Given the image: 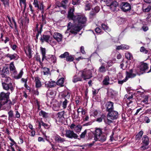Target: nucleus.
<instances>
[{"label": "nucleus", "mask_w": 151, "mask_h": 151, "mask_svg": "<svg viewBox=\"0 0 151 151\" xmlns=\"http://www.w3.org/2000/svg\"><path fill=\"white\" fill-rule=\"evenodd\" d=\"M75 18L73 22L75 24L69 22L68 24V29H71L70 32L75 35L77 34L81 29V25L85 24L87 20L85 16L81 15H76Z\"/></svg>", "instance_id": "nucleus-1"}, {"label": "nucleus", "mask_w": 151, "mask_h": 151, "mask_svg": "<svg viewBox=\"0 0 151 151\" xmlns=\"http://www.w3.org/2000/svg\"><path fill=\"white\" fill-rule=\"evenodd\" d=\"M10 94L9 92L5 93L4 92H1L0 93V101L2 103V104H5L9 102L8 106H7V109H9L11 107L12 104V101L9 99V95Z\"/></svg>", "instance_id": "nucleus-2"}, {"label": "nucleus", "mask_w": 151, "mask_h": 151, "mask_svg": "<svg viewBox=\"0 0 151 151\" xmlns=\"http://www.w3.org/2000/svg\"><path fill=\"white\" fill-rule=\"evenodd\" d=\"M80 72L81 73V76L84 80L90 79L92 77V72L91 70L84 69L80 70Z\"/></svg>", "instance_id": "nucleus-3"}, {"label": "nucleus", "mask_w": 151, "mask_h": 151, "mask_svg": "<svg viewBox=\"0 0 151 151\" xmlns=\"http://www.w3.org/2000/svg\"><path fill=\"white\" fill-rule=\"evenodd\" d=\"M65 135L66 137L70 139H78L79 140H80V139L78 138V135L75 133L73 130H66Z\"/></svg>", "instance_id": "nucleus-4"}, {"label": "nucleus", "mask_w": 151, "mask_h": 151, "mask_svg": "<svg viewBox=\"0 0 151 151\" xmlns=\"http://www.w3.org/2000/svg\"><path fill=\"white\" fill-rule=\"evenodd\" d=\"M33 5L35 8H37L38 9L41 11V13L43 14L44 13L45 6L43 1L38 2V0H34L33 3Z\"/></svg>", "instance_id": "nucleus-5"}, {"label": "nucleus", "mask_w": 151, "mask_h": 151, "mask_svg": "<svg viewBox=\"0 0 151 151\" xmlns=\"http://www.w3.org/2000/svg\"><path fill=\"white\" fill-rule=\"evenodd\" d=\"M138 73L136 72V70L133 69H131L129 70V72H126V77L128 79L129 78H134Z\"/></svg>", "instance_id": "nucleus-6"}, {"label": "nucleus", "mask_w": 151, "mask_h": 151, "mask_svg": "<svg viewBox=\"0 0 151 151\" xmlns=\"http://www.w3.org/2000/svg\"><path fill=\"white\" fill-rule=\"evenodd\" d=\"M131 8L130 5L127 2H122L121 5V9L124 12H127Z\"/></svg>", "instance_id": "nucleus-7"}, {"label": "nucleus", "mask_w": 151, "mask_h": 151, "mask_svg": "<svg viewBox=\"0 0 151 151\" xmlns=\"http://www.w3.org/2000/svg\"><path fill=\"white\" fill-rule=\"evenodd\" d=\"M2 85L3 89L6 91L10 90L12 93L14 90V88L12 83H2Z\"/></svg>", "instance_id": "nucleus-8"}, {"label": "nucleus", "mask_w": 151, "mask_h": 151, "mask_svg": "<svg viewBox=\"0 0 151 151\" xmlns=\"http://www.w3.org/2000/svg\"><path fill=\"white\" fill-rule=\"evenodd\" d=\"M118 112L114 110L108 113L107 115L108 117H110L112 120L117 119L118 118Z\"/></svg>", "instance_id": "nucleus-9"}, {"label": "nucleus", "mask_w": 151, "mask_h": 151, "mask_svg": "<svg viewBox=\"0 0 151 151\" xmlns=\"http://www.w3.org/2000/svg\"><path fill=\"white\" fill-rule=\"evenodd\" d=\"M114 103L113 102L109 101H107L105 104L106 111L108 113L114 110Z\"/></svg>", "instance_id": "nucleus-10"}, {"label": "nucleus", "mask_w": 151, "mask_h": 151, "mask_svg": "<svg viewBox=\"0 0 151 151\" xmlns=\"http://www.w3.org/2000/svg\"><path fill=\"white\" fill-rule=\"evenodd\" d=\"M102 133V132L101 129L99 128L96 129L95 132L93 133L94 134V140L96 141H98L100 136Z\"/></svg>", "instance_id": "nucleus-11"}, {"label": "nucleus", "mask_w": 151, "mask_h": 151, "mask_svg": "<svg viewBox=\"0 0 151 151\" xmlns=\"http://www.w3.org/2000/svg\"><path fill=\"white\" fill-rule=\"evenodd\" d=\"M110 6V8L111 10L113 12H117L119 10V6L118 2L114 0Z\"/></svg>", "instance_id": "nucleus-12"}, {"label": "nucleus", "mask_w": 151, "mask_h": 151, "mask_svg": "<svg viewBox=\"0 0 151 151\" xmlns=\"http://www.w3.org/2000/svg\"><path fill=\"white\" fill-rule=\"evenodd\" d=\"M74 9H70L69 11L68 12V14L67 15V18L69 20H72L73 21L75 19V17L76 15L74 14Z\"/></svg>", "instance_id": "nucleus-13"}, {"label": "nucleus", "mask_w": 151, "mask_h": 151, "mask_svg": "<svg viewBox=\"0 0 151 151\" xmlns=\"http://www.w3.org/2000/svg\"><path fill=\"white\" fill-rule=\"evenodd\" d=\"M50 36L48 35L42 34L41 35L40 38V40L41 44H43L44 42L48 43Z\"/></svg>", "instance_id": "nucleus-14"}, {"label": "nucleus", "mask_w": 151, "mask_h": 151, "mask_svg": "<svg viewBox=\"0 0 151 151\" xmlns=\"http://www.w3.org/2000/svg\"><path fill=\"white\" fill-rule=\"evenodd\" d=\"M53 37L58 43L62 41L63 37L62 35L58 32H55L54 34Z\"/></svg>", "instance_id": "nucleus-15"}, {"label": "nucleus", "mask_w": 151, "mask_h": 151, "mask_svg": "<svg viewBox=\"0 0 151 151\" xmlns=\"http://www.w3.org/2000/svg\"><path fill=\"white\" fill-rule=\"evenodd\" d=\"M1 74L3 78L9 75V68L7 67H4L1 71Z\"/></svg>", "instance_id": "nucleus-16"}, {"label": "nucleus", "mask_w": 151, "mask_h": 151, "mask_svg": "<svg viewBox=\"0 0 151 151\" xmlns=\"http://www.w3.org/2000/svg\"><path fill=\"white\" fill-rule=\"evenodd\" d=\"M5 56L10 58V60H17L19 58V56L16 53L13 54L8 53L6 54Z\"/></svg>", "instance_id": "nucleus-17"}, {"label": "nucleus", "mask_w": 151, "mask_h": 151, "mask_svg": "<svg viewBox=\"0 0 151 151\" xmlns=\"http://www.w3.org/2000/svg\"><path fill=\"white\" fill-rule=\"evenodd\" d=\"M142 145H148L149 144V138L146 135H144L142 138Z\"/></svg>", "instance_id": "nucleus-18"}, {"label": "nucleus", "mask_w": 151, "mask_h": 151, "mask_svg": "<svg viewBox=\"0 0 151 151\" xmlns=\"http://www.w3.org/2000/svg\"><path fill=\"white\" fill-rule=\"evenodd\" d=\"M54 139L56 142L58 143H62L65 141L64 138H61L58 135L55 136Z\"/></svg>", "instance_id": "nucleus-19"}, {"label": "nucleus", "mask_w": 151, "mask_h": 151, "mask_svg": "<svg viewBox=\"0 0 151 151\" xmlns=\"http://www.w3.org/2000/svg\"><path fill=\"white\" fill-rule=\"evenodd\" d=\"M148 68V65L146 63L142 62L140 66V70L145 72H146V70Z\"/></svg>", "instance_id": "nucleus-20"}, {"label": "nucleus", "mask_w": 151, "mask_h": 151, "mask_svg": "<svg viewBox=\"0 0 151 151\" xmlns=\"http://www.w3.org/2000/svg\"><path fill=\"white\" fill-rule=\"evenodd\" d=\"M35 86L36 88H39L41 87V83L40 81V78L38 76L35 78Z\"/></svg>", "instance_id": "nucleus-21"}, {"label": "nucleus", "mask_w": 151, "mask_h": 151, "mask_svg": "<svg viewBox=\"0 0 151 151\" xmlns=\"http://www.w3.org/2000/svg\"><path fill=\"white\" fill-rule=\"evenodd\" d=\"M56 83L54 81H49L47 83L46 82L45 83V86L46 88L54 87L56 85Z\"/></svg>", "instance_id": "nucleus-22"}, {"label": "nucleus", "mask_w": 151, "mask_h": 151, "mask_svg": "<svg viewBox=\"0 0 151 151\" xmlns=\"http://www.w3.org/2000/svg\"><path fill=\"white\" fill-rule=\"evenodd\" d=\"M14 62H12L10 64L9 69L10 71H12L14 74H16L17 73L16 68L14 65Z\"/></svg>", "instance_id": "nucleus-23"}, {"label": "nucleus", "mask_w": 151, "mask_h": 151, "mask_svg": "<svg viewBox=\"0 0 151 151\" xmlns=\"http://www.w3.org/2000/svg\"><path fill=\"white\" fill-rule=\"evenodd\" d=\"M41 17V19L40 20V22L39 23L40 24H42V25H44V24H46L47 23L46 15L45 14L44 15L42 14Z\"/></svg>", "instance_id": "nucleus-24"}, {"label": "nucleus", "mask_w": 151, "mask_h": 151, "mask_svg": "<svg viewBox=\"0 0 151 151\" xmlns=\"http://www.w3.org/2000/svg\"><path fill=\"white\" fill-rule=\"evenodd\" d=\"M75 56L74 55H69L68 56L67 58L65 59V60L68 62H71L73 61L74 59V57Z\"/></svg>", "instance_id": "nucleus-25"}, {"label": "nucleus", "mask_w": 151, "mask_h": 151, "mask_svg": "<svg viewBox=\"0 0 151 151\" xmlns=\"http://www.w3.org/2000/svg\"><path fill=\"white\" fill-rule=\"evenodd\" d=\"M142 130L139 131L135 136V139L136 140H139L141 139L143 134Z\"/></svg>", "instance_id": "nucleus-26"}, {"label": "nucleus", "mask_w": 151, "mask_h": 151, "mask_svg": "<svg viewBox=\"0 0 151 151\" xmlns=\"http://www.w3.org/2000/svg\"><path fill=\"white\" fill-rule=\"evenodd\" d=\"M64 78H61L59 79L56 83V84L61 87L64 86L63 83L64 81Z\"/></svg>", "instance_id": "nucleus-27"}, {"label": "nucleus", "mask_w": 151, "mask_h": 151, "mask_svg": "<svg viewBox=\"0 0 151 151\" xmlns=\"http://www.w3.org/2000/svg\"><path fill=\"white\" fill-rule=\"evenodd\" d=\"M9 115L8 120L10 121H12L14 118L13 111L12 110H10L8 112Z\"/></svg>", "instance_id": "nucleus-28"}, {"label": "nucleus", "mask_w": 151, "mask_h": 151, "mask_svg": "<svg viewBox=\"0 0 151 151\" xmlns=\"http://www.w3.org/2000/svg\"><path fill=\"white\" fill-rule=\"evenodd\" d=\"M27 51L28 52V53H27L26 51L25 50V53L26 54L27 56L29 58H31L32 57V50L31 49V48L30 46H28L27 47Z\"/></svg>", "instance_id": "nucleus-29"}, {"label": "nucleus", "mask_w": 151, "mask_h": 151, "mask_svg": "<svg viewBox=\"0 0 151 151\" xmlns=\"http://www.w3.org/2000/svg\"><path fill=\"white\" fill-rule=\"evenodd\" d=\"M40 50L41 53L42 55V61H43L46 55V49L45 48H43L42 47H40Z\"/></svg>", "instance_id": "nucleus-30"}, {"label": "nucleus", "mask_w": 151, "mask_h": 151, "mask_svg": "<svg viewBox=\"0 0 151 151\" xmlns=\"http://www.w3.org/2000/svg\"><path fill=\"white\" fill-rule=\"evenodd\" d=\"M106 139V134H101L99 138L98 141L101 142H105Z\"/></svg>", "instance_id": "nucleus-31"}, {"label": "nucleus", "mask_w": 151, "mask_h": 151, "mask_svg": "<svg viewBox=\"0 0 151 151\" xmlns=\"http://www.w3.org/2000/svg\"><path fill=\"white\" fill-rule=\"evenodd\" d=\"M109 77L108 76H106L102 82L103 85L106 86L108 85L109 84Z\"/></svg>", "instance_id": "nucleus-32"}, {"label": "nucleus", "mask_w": 151, "mask_h": 151, "mask_svg": "<svg viewBox=\"0 0 151 151\" xmlns=\"http://www.w3.org/2000/svg\"><path fill=\"white\" fill-rule=\"evenodd\" d=\"M48 113L45 111L41 110L39 112V115L40 116H42L44 118H47L48 116Z\"/></svg>", "instance_id": "nucleus-33"}, {"label": "nucleus", "mask_w": 151, "mask_h": 151, "mask_svg": "<svg viewBox=\"0 0 151 151\" xmlns=\"http://www.w3.org/2000/svg\"><path fill=\"white\" fill-rule=\"evenodd\" d=\"M23 74V72L22 69L21 70L19 74L17 75H15L14 76V78L16 79H18L20 78Z\"/></svg>", "instance_id": "nucleus-34"}, {"label": "nucleus", "mask_w": 151, "mask_h": 151, "mask_svg": "<svg viewBox=\"0 0 151 151\" xmlns=\"http://www.w3.org/2000/svg\"><path fill=\"white\" fill-rule=\"evenodd\" d=\"M82 81V78L81 77H76V76H74L73 79V82L75 83L78 81Z\"/></svg>", "instance_id": "nucleus-35"}, {"label": "nucleus", "mask_w": 151, "mask_h": 151, "mask_svg": "<svg viewBox=\"0 0 151 151\" xmlns=\"http://www.w3.org/2000/svg\"><path fill=\"white\" fill-rule=\"evenodd\" d=\"M125 56L126 58L128 60H131L133 58L132 55L129 52L125 54Z\"/></svg>", "instance_id": "nucleus-36"}, {"label": "nucleus", "mask_w": 151, "mask_h": 151, "mask_svg": "<svg viewBox=\"0 0 151 151\" xmlns=\"http://www.w3.org/2000/svg\"><path fill=\"white\" fill-rule=\"evenodd\" d=\"M101 28L105 31H109L110 29L109 26L104 23H102L101 24Z\"/></svg>", "instance_id": "nucleus-37"}, {"label": "nucleus", "mask_w": 151, "mask_h": 151, "mask_svg": "<svg viewBox=\"0 0 151 151\" xmlns=\"http://www.w3.org/2000/svg\"><path fill=\"white\" fill-rule=\"evenodd\" d=\"M68 2L65 1L64 0H63V1L61 2V3L60 4V6H58V7H62L64 9H65L66 8V7H67V6L66 5V4Z\"/></svg>", "instance_id": "nucleus-38"}, {"label": "nucleus", "mask_w": 151, "mask_h": 151, "mask_svg": "<svg viewBox=\"0 0 151 151\" xmlns=\"http://www.w3.org/2000/svg\"><path fill=\"white\" fill-rule=\"evenodd\" d=\"M43 73L44 75H47L50 72L49 68L46 67H44L43 68Z\"/></svg>", "instance_id": "nucleus-39"}, {"label": "nucleus", "mask_w": 151, "mask_h": 151, "mask_svg": "<svg viewBox=\"0 0 151 151\" xmlns=\"http://www.w3.org/2000/svg\"><path fill=\"white\" fill-rule=\"evenodd\" d=\"M68 54H69V53L68 52H65L63 54H61L59 56V58L61 59L65 58H66L68 56Z\"/></svg>", "instance_id": "nucleus-40"}, {"label": "nucleus", "mask_w": 151, "mask_h": 151, "mask_svg": "<svg viewBox=\"0 0 151 151\" xmlns=\"http://www.w3.org/2000/svg\"><path fill=\"white\" fill-rule=\"evenodd\" d=\"M105 118H106V116L104 114H102L101 115V117L98 118L96 119V121L99 122H102L103 119L105 120Z\"/></svg>", "instance_id": "nucleus-41"}, {"label": "nucleus", "mask_w": 151, "mask_h": 151, "mask_svg": "<svg viewBox=\"0 0 151 151\" xmlns=\"http://www.w3.org/2000/svg\"><path fill=\"white\" fill-rule=\"evenodd\" d=\"M95 13L93 10V9H92V11H91L89 13V17L90 18H93L95 17L96 14Z\"/></svg>", "instance_id": "nucleus-42"}, {"label": "nucleus", "mask_w": 151, "mask_h": 151, "mask_svg": "<svg viewBox=\"0 0 151 151\" xmlns=\"http://www.w3.org/2000/svg\"><path fill=\"white\" fill-rule=\"evenodd\" d=\"M4 78H5L4 81V82H2V83H11V78L9 77H7L5 76V77H4Z\"/></svg>", "instance_id": "nucleus-43"}, {"label": "nucleus", "mask_w": 151, "mask_h": 151, "mask_svg": "<svg viewBox=\"0 0 151 151\" xmlns=\"http://www.w3.org/2000/svg\"><path fill=\"white\" fill-rule=\"evenodd\" d=\"M82 127L80 125H77L74 130L76 133L80 132L81 130Z\"/></svg>", "instance_id": "nucleus-44"}, {"label": "nucleus", "mask_w": 151, "mask_h": 151, "mask_svg": "<svg viewBox=\"0 0 151 151\" xmlns=\"http://www.w3.org/2000/svg\"><path fill=\"white\" fill-rule=\"evenodd\" d=\"M65 112L64 111H62L60 112H58L57 114L58 117L59 119L62 118V117L64 118Z\"/></svg>", "instance_id": "nucleus-45"}, {"label": "nucleus", "mask_w": 151, "mask_h": 151, "mask_svg": "<svg viewBox=\"0 0 151 151\" xmlns=\"http://www.w3.org/2000/svg\"><path fill=\"white\" fill-rule=\"evenodd\" d=\"M99 71L101 73H104L106 71L105 67L104 66L102 65L99 68Z\"/></svg>", "instance_id": "nucleus-46"}, {"label": "nucleus", "mask_w": 151, "mask_h": 151, "mask_svg": "<svg viewBox=\"0 0 151 151\" xmlns=\"http://www.w3.org/2000/svg\"><path fill=\"white\" fill-rule=\"evenodd\" d=\"M95 31L96 33L98 34H101L103 33L101 29L99 27H97L95 29Z\"/></svg>", "instance_id": "nucleus-47"}, {"label": "nucleus", "mask_w": 151, "mask_h": 151, "mask_svg": "<svg viewBox=\"0 0 151 151\" xmlns=\"http://www.w3.org/2000/svg\"><path fill=\"white\" fill-rule=\"evenodd\" d=\"M93 145H92V144L91 143L85 144L83 145H74V146H79V147H81L83 146H84V147L88 146L89 147H92V146Z\"/></svg>", "instance_id": "nucleus-48"}, {"label": "nucleus", "mask_w": 151, "mask_h": 151, "mask_svg": "<svg viewBox=\"0 0 151 151\" xmlns=\"http://www.w3.org/2000/svg\"><path fill=\"white\" fill-rule=\"evenodd\" d=\"M91 4L90 3H86L85 5V10L86 11L90 10L91 9Z\"/></svg>", "instance_id": "nucleus-49"}, {"label": "nucleus", "mask_w": 151, "mask_h": 151, "mask_svg": "<svg viewBox=\"0 0 151 151\" xmlns=\"http://www.w3.org/2000/svg\"><path fill=\"white\" fill-rule=\"evenodd\" d=\"M148 145H142L140 147V149L141 151H143L149 148Z\"/></svg>", "instance_id": "nucleus-50"}, {"label": "nucleus", "mask_w": 151, "mask_h": 151, "mask_svg": "<svg viewBox=\"0 0 151 151\" xmlns=\"http://www.w3.org/2000/svg\"><path fill=\"white\" fill-rule=\"evenodd\" d=\"M53 55H48L47 56L45 55V59L47 61L49 62V63H50V58L52 57Z\"/></svg>", "instance_id": "nucleus-51"}, {"label": "nucleus", "mask_w": 151, "mask_h": 151, "mask_svg": "<svg viewBox=\"0 0 151 151\" xmlns=\"http://www.w3.org/2000/svg\"><path fill=\"white\" fill-rule=\"evenodd\" d=\"M50 63H55L56 62V58L55 56V55H53L52 57L50 58Z\"/></svg>", "instance_id": "nucleus-52"}, {"label": "nucleus", "mask_w": 151, "mask_h": 151, "mask_svg": "<svg viewBox=\"0 0 151 151\" xmlns=\"http://www.w3.org/2000/svg\"><path fill=\"white\" fill-rule=\"evenodd\" d=\"M128 80V79L126 77H125V78L122 81H121L120 80L118 79V83L119 84H121V85H122L124 82H126Z\"/></svg>", "instance_id": "nucleus-53"}, {"label": "nucleus", "mask_w": 151, "mask_h": 151, "mask_svg": "<svg viewBox=\"0 0 151 151\" xmlns=\"http://www.w3.org/2000/svg\"><path fill=\"white\" fill-rule=\"evenodd\" d=\"M5 6H9V0H3L1 1Z\"/></svg>", "instance_id": "nucleus-54"}, {"label": "nucleus", "mask_w": 151, "mask_h": 151, "mask_svg": "<svg viewBox=\"0 0 151 151\" xmlns=\"http://www.w3.org/2000/svg\"><path fill=\"white\" fill-rule=\"evenodd\" d=\"M42 125L45 128L48 129L50 128V126L47 124L44 123L42 121H41Z\"/></svg>", "instance_id": "nucleus-55"}, {"label": "nucleus", "mask_w": 151, "mask_h": 151, "mask_svg": "<svg viewBox=\"0 0 151 151\" xmlns=\"http://www.w3.org/2000/svg\"><path fill=\"white\" fill-rule=\"evenodd\" d=\"M87 133V130H85L80 135V139L84 138Z\"/></svg>", "instance_id": "nucleus-56"}, {"label": "nucleus", "mask_w": 151, "mask_h": 151, "mask_svg": "<svg viewBox=\"0 0 151 151\" xmlns=\"http://www.w3.org/2000/svg\"><path fill=\"white\" fill-rule=\"evenodd\" d=\"M114 0H106V5L108 6H110L111 4L112 3V2Z\"/></svg>", "instance_id": "nucleus-57"}, {"label": "nucleus", "mask_w": 151, "mask_h": 151, "mask_svg": "<svg viewBox=\"0 0 151 151\" xmlns=\"http://www.w3.org/2000/svg\"><path fill=\"white\" fill-rule=\"evenodd\" d=\"M148 97L147 96H145L144 97V99L142 101V102H143L145 104H148Z\"/></svg>", "instance_id": "nucleus-58"}, {"label": "nucleus", "mask_w": 151, "mask_h": 151, "mask_svg": "<svg viewBox=\"0 0 151 151\" xmlns=\"http://www.w3.org/2000/svg\"><path fill=\"white\" fill-rule=\"evenodd\" d=\"M51 96V97H53L55 95V92L52 91H49L47 92Z\"/></svg>", "instance_id": "nucleus-59"}, {"label": "nucleus", "mask_w": 151, "mask_h": 151, "mask_svg": "<svg viewBox=\"0 0 151 151\" xmlns=\"http://www.w3.org/2000/svg\"><path fill=\"white\" fill-rule=\"evenodd\" d=\"M68 102V101L66 99H65V101L63 103V108H65L67 107V103Z\"/></svg>", "instance_id": "nucleus-60"}, {"label": "nucleus", "mask_w": 151, "mask_h": 151, "mask_svg": "<svg viewBox=\"0 0 151 151\" xmlns=\"http://www.w3.org/2000/svg\"><path fill=\"white\" fill-rule=\"evenodd\" d=\"M73 113H72V117L73 119H75L78 118L77 116L76 115V112L75 110L73 111Z\"/></svg>", "instance_id": "nucleus-61"}, {"label": "nucleus", "mask_w": 151, "mask_h": 151, "mask_svg": "<svg viewBox=\"0 0 151 151\" xmlns=\"http://www.w3.org/2000/svg\"><path fill=\"white\" fill-rule=\"evenodd\" d=\"M100 10V7L99 6H97L95 7L94 9H93V10L94 11V12L96 13L99 12Z\"/></svg>", "instance_id": "nucleus-62"}, {"label": "nucleus", "mask_w": 151, "mask_h": 151, "mask_svg": "<svg viewBox=\"0 0 151 151\" xmlns=\"http://www.w3.org/2000/svg\"><path fill=\"white\" fill-rule=\"evenodd\" d=\"M123 78V76L122 75V73L119 72L117 75V78L118 80H121Z\"/></svg>", "instance_id": "nucleus-63"}, {"label": "nucleus", "mask_w": 151, "mask_h": 151, "mask_svg": "<svg viewBox=\"0 0 151 151\" xmlns=\"http://www.w3.org/2000/svg\"><path fill=\"white\" fill-rule=\"evenodd\" d=\"M122 50H128L129 48V45H122Z\"/></svg>", "instance_id": "nucleus-64"}]
</instances>
